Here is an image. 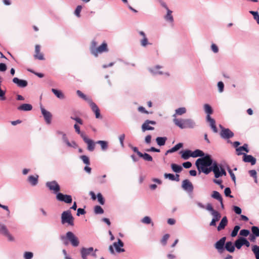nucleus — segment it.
<instances>
[{
    "label": "nucleus",
    "mask_w": 259,
    "mask_h": 259,
    "mask_svg": "<svg viewBox=\"0 0 259 259\" xmlns=\"http://www.w3.org/2000/svg\"><path fill=\"white\" fill-rule=\"evenodd\" d=\"M213 163L211 156L209 154H206L198 158L196 161L195 165L199 172H202L207 175V172L205 170H209V167H211Z\"/></svg>",
    "instance_id": "nucleus-1"
},
{
    "label": "nucleus",
    "mask_w": 259,
    "mask_h": 259,
    "mask_svg": "<svg viewBox=\"0 0 259 259\" xmlns=\"http://www.w3.org/2000/svg\"><path fill=\"white\" fill-rule=\"evenodd\" d=\"M176 115V114H174V122L180 128H193L196 126L195 122L193 119L177 118Z\"/></svg>",
    "instance_id": "nucleus-2"
},
{
    "label": "nucleus",
    "mask_w": 259,
    "mask_h": 259,
    "mask_svg": "<svg viewBox=\"0 0 259 259\" xmlns=\"http://www.w3.org/2000/svg\"><path fill=\"white\" fill-rule=\"evenodd\" d=\"M61 223L62 224L67 223L68 225L71 226H74V218L70 210L64 211L62 213Z\"/></svg>",
    "instance_id": "nucleus-3"
},
{
    "label": "nucleus",
    "mask_w": 259,
    "mask_h": 259,
    "mask_svg": "<svg viewBox=\"0 0 259 259\" xmlns=\"http://www.w3.org/2000/svg\"><path fill=\"white\" fill-rule=\"evenodd\" d=\"M46 186L50 191H53L54 194H57L60 191V186L56 181L47 182L46 183Z\"/></svg>",
    "instance_id": "nucleus-4"
},
{
    "label": "nucleus",
    "mask_w": 259,
    "mask_h": 259,
    "mask_svg": "<svg viewBox=\"0 0 259 259\" xmlns=\"http://www.w3.org/2000/svg\"><path fill=\"white\" fill-rule=\"evenodd\" d=\"M220 165H219L216 162H214L213 165L209 167V170H206L207 175L212 171L214 174V177L218 179L221 177Z\"/></svg>",
    "instance_id": "nucleus-5"
},
{
    "label": "nucleus",
    "mask_w": 259,
    "mask_h": 259,
    "mask_svg": "<svg viewBox=\"0 0 259 259\" xmlns=\"http://www.w3.org/2000/svg\"><path fill=\"white\" fill-rule=\"evenodd\" d=\"M206 209L210 212L211 215H212V220L219 221L221 218V213L216 210H214L211 203H207L206 206Z\"/></svg>",
    "instance_id": "nucleus-6"
},
{
    "label": "nucleus",
    "mask_w": 259,
    "mask_h": 259,
    "mask_svg": "<svg viewBox=\"0 0 259 259\" xmlns=\"http://www.w3.org/2000/svg\"><path fill=\"white\" fill-rule=\"evenodd\" d=\"M66 233L67 237L71 245L74 247L78 246L79 244L78 238L72 232L69 231Z\"/></svg>",
    "instance_id": "nucleus-7"
},
{
    "label": "nucleus",
    "mask_w": 259,
    "mask_h": 259,
    "mask_svg": "<svg viewBox=\"0 0 259 259\" xmlns=\"http://www.w3.org/2000/svg\"><path fill=\"white\" fill-rule=\"evenodd\" d=\"M56 199L60 201L64 202L66 203H71L72 201L71 195L63 194L61 193H57L56 195Z\"/></svg>",
    "instance_id": "nucleus-8"
},
{
    "label": "nucleus",
    "mask_w": 259,
    "mask_h": 259,
    "mask_svg": "<svg viewBox=\"0 0 259 259\" xmlns=\"http://www.w3.org/2000/svg\"><path fill=\"white\" fill-rule=\"evenodd\" d=\"M221 137L224 139H229L234 136V133L229 128L222 127L220 132Z\"/></svg>",
    "instance_id": "nucleus-9"
},
{
    "label": "nucleus",
    "mask_w": 259,
    "mask_h": 259,
    "mask_svg": "<svg viewBox=\"0 0 259 259\" xmlns=\"http://www.w3.org/2000/svg\"><path fill=\"white\" fill-rule=\"evenodd\" d=\"M83 141L88 145V150L90 151H93L95 148V144L92 140H91L88 138V137L83 135H81Z\"/></svg>",
    "instance_id": "nucleus-10"
},
{
    "label": "nucleus",
    "mask_w": 259,
    "mask_h": 259,
    "mask_svg": "<svg viewBox=\"0 0 259 259\" xmlns=\"http://www.w3.org/2000/svg\"><path fill=\"white\" fill-rule=\"evenodd\" d=\"M182 187L184 190L189 193H192L194 189L192 183L187 179L182 182Z\"/></svg>",
    "instance_id": "nucleus-11"
},
{
    "label": "nucleus",
    "mask_w": 259,
    "mask_h": 259,
    "mask_svg": "<svg viewBox=\"0 0 259 259\" xmlns=\"http://www.w3.org/2000/svg\"><path fill=\"white\" fill-rule=\"evenodd\" d=\"M94 251L92 247L89 248L82 247L80 250V253L82 259H88V255H91V253Z\"/></svg>",
    "instance_id": "nucleus-12"
},
{
    "label": "nucleus",
    "mask_w": 259,
    "mask_h": 259,
    "mask_svg": "<svg viewBox=\"0 0 259 259\" xmlns=\"http://www.w3.org/2000/svg\"><path fill=\"white\" fill-rule=\"evenodd\" d=\"M108 51L107 44L105 42H103L102 45L97 47V50L95 51L96 53L95 56L97 57L98 54L102 53L103 52H107Z\"/></svg>",
    "instance_id": "nucleus-13"
},
{
    "label": "nucleus",
    "mask_w": 259,
    "mask_h": 259,
    "mask_svg": "<svg viewBox=\"0 0 259 259\" xmlns=\"http://www.w3.org/2000/svg\"><path fill=\"white\" fill-rule=\"evenodd\" d=\"M113 246L115 247L116 251L118 253L125 251L124 249L121 248L124 246V243L120 239H118L117 242H114Z\"/></svg>",
    "instance_id": "nucleus-14"
},
{
    "label": "nucleus",
    "mask_w": 259,
    "mask_h": 259,
    "mask_svg": "<svg viewBox=\"0 0 259 259\" xmlns=\"http://www.w3.org/2000/svg\"><path fill=\"white\" fill-rule=\"evenodd\" d=\"M149 124L155 125L156 124V122L153 120H146L142 124V131L145 132V131L148 130H153L154 128L150 126Z\"/></svg>",
    "instance_id": "nucleus-15"
},
{
    "label": "nucleus",
    "mask_w": 259,
    "mask_h": 259,
    "mask_svg": "<svg viewBox=\"0 0 259 259\" xmlns=\"http://www.w3.org/2000/svg\"><path fill=\"white\" fill-rule=\"evenodd\" d=\"M226 240V237H223L215 243L214 246L220 252H221L224 249Z\"/></svg>",
    "instance_id": "nucleus-16"
},
{
    "label": "nucleus",
    "mask_w": 259,
    "mask_h": 259,
    "mask_svg": "<svg viewBox=\"0 0 259 259\" xmlns=\"http://www.w3.org/2000/svg\"><path fill=\"white\" fill-rule=\"evenodd\" d=\"M34 57L36 59L39 60H43L45 59L44 55L40 52V47L38 45L35 46V54Z\"/></svg>",
    "instance_id": "nucleus-17"
},
{
    "label": "nucleus",
    "mask_w": 259,
    "mask_h": 259,
    "mask_svg": "<svg viewBox=\"0 0 259 259\" xmlns=\"http://www.w3.org/2000/svg\"><path fill=\"white\" fill-rule=\"evenodd\" d=\"M210 114H207L206 120L209 123V125L214 133L218 132V129L215 125V121L214 119L211 118Z\"/></svg>",
    "instance_id": "nucleus-18"
},
{
    "label": "nucleus",
    "mask_w": 259,
    "mask_h": 259,
    "mask_svg": "<svg viewBox=\"0 0 259 259\" xmlns=\"http://www.w3.org/2000/svg\"><path fill=\"white\" fill-rule=\"evenodd\" d=\"M243 160L245 162L250 163L252 165H254L256 161V159L252 155H247L245 153H243Z\"/></svg>",
    "instance_id": "nucleus-19"
},
{
    "label": "nucleus",
    "mask_w": 259,
    "mask_h": 259,
    "mask_svg": "<svg viewBox=\"0 0 259 259\" xmlns=\"http://www.w3.org/2000/svg\"><path fill=\"white\" fill-rule=\"evenodd\" d=\"M13 82L20 88L26 87L28 84V82L26 80L20 79L17 77H14L13 79Z\"/></svg>",
    "instance_id": "nucleus-20"
},
{
    "label": "nucleus",
    "mask_w": 259,
    "mask_h": 259,
    "mask_svg": "<svg viewBox=\"0 0 259 259\" xmlns=\"http://www.w3.org/2000/svg\"><path fill=\"white\" fill-rule=\"evenodd\" d=\"M228 224V219L226 217H224L221 220L219 226H218L217 230L220 231L224 229Z\"/></svg>",
    "instance_id": "nucleus-21"
},
{
    "label": "nucleus",
    "mask_w": 259,
    "mask_h": 259,
    "mask_svg": "<svg viewBox=\"0 0 259 259\" xmlns=\"http://www.w3.org/2000/svg\"><path fill=\"white\" fill-rule=\"evenodd\" d=\"M236 151L238 155H243V153L241 152L242 151H244L248 153L249 152L248 145L247 144H244L242 146L237 148L236 149Z\"/></svg>",
    "instance_id": "nucleus-22"
},
{
    "label": "nucleus",
    "mask_w": 259,
    "mask_h": 259,
    "mask_svg": "<svg viewBox=\"0 0 259 259\" xmlns=\"http://www.w3.org/2000/svg\"><path fill=\"white\" fill-rule=\"evenodd\" d=\"M32 108V105L29 104H23L18 107V110L24 111H30Z\"/></svg>",
    "instance_id": "nucleus-23"
},
{
    "label": "nucleus",
    "mask_w": 259,
    "mask_h": 259,
    "mask_svg": "<svg viewBox=\"0 0 259 259\" xmlns=\"http://www.w3.org/2000/svg\"><path fill=\"white\" fill-rule=\"evenodd\" d=\"M225 249L230 252H233L235 250V246L231 241L227 242L225 244Z\"/></svg>",
    "instance_id": "nucleus-24"
},
{
    "label": "nucleus",
    "mask_w": 259,
    "mask_h": 259,
    "mask_svg": "<svg viewBox=\"0 0 259 259\" xmlns=\"http://www.w3.org/2000/svg\"><path fill=\"white\" fill-rule=\"evenodd\" d=\"M88 103L90 104L91 108L92 109L93 112L94 113H100V110L98 106L96 105L95 103L92 102V100H89Z\"/></svg>",
    "instance_id": "nucleus-25"
},
{
    "label": "nucleus",
    "mask_w": 259,
    "mask_h": 259,
    "mask_svg": "<svg viewBox=\"0 0 259 259\" xmlns=\"http://www.w3.org/2000/svg\"><path fill=\"white\" fill-rule=\"evenodd\" d=\"M38 176H36V177L30 176L28 177V181L32 186H34L36 185L38 183Z\"/></svg>",
    "instance_id": "nucleus-26"
},
{
    "label": "nucleus",
    "mask_w": 259,
    "mask_h": 259,
    "mask_svg": "<svg viewBox=\"0 0 259 259\" xmlns=\"http://www.w3.org/2000/svg\"><path fill=\"white\" fill-rule=\"evenodd\" d=\"M96 144H99L101 146V149L103 151H106L108 147V143L106 141L99 140L96 142Z\"/></svg>",
    "instance_id": "nucleus-27"
},
{
    "label": "nucleus",
    "mask_w": 259,
    "mask_h": 259,
    "mask_svg": "<svg viewBox=\"0 0 259 259\" xmlns=\"http://www.w3.org/2000/svg\"><path fill=\"white\" fill-rule=\"evenodd\" d=\"M167 140V138L165 137H158L156 138V141L158 145L159 146H164L165 144V142Z\"/></svg>",
    "instance_id": "nucleus-28"
},
{
    "label": "nucleus",
    "mask_w": 259,
    "mask_h": 259,
    "mask_svg": "<svg viewBox=\"0 0 259 259\" xmlns=\"http://www.w3.org/2000/svg\"><path fill=\"white\" fill-rule=\"evenodd\" d=\"M204 155V153L199 149H196L193 152H192L191 157H202Z\"/></svg>",
    "instance_id": "nucleus-29"
},
{
    "label": "nucleus",
    "mask_w": 259,
    "mask_h": 259,
    "mask_svg": "<svg viewBox=\"0 0 259 259\" xmlns=\"http://www.w3.org/2000/svg\"><path fill=\"white\" fill-rule=\"evenodd\" d=\"M166 11H167V14L164 16V18L166 21L172 23L174 21V18L172 15V12L171 10H170L169 9H167V10H166Z\"/></svg>",
    "instance_id": "nucleus-30"
},
{
    "label": "nucleus",
    "mask_w": 259,
    "mask_h": 259,
    "mask_svg": "<svg viewBox=\"0 0 259 259\" xmlns=\"http://www.w3.org/2000/svg\"><path fill=\"white\" fill-rule=\"evenodd\" d=\"M171 168L174 172L177 173H179L183 170V167L181 165L175 163L171 164Z\"/></svg>",
    "instance_id": "nucleus-31"
},
{
    "label": "nucleus",
    "mask_w": 259,
    "mask_h": 259,
    "mask_svg": "<svg viewBox=\"0 0 259 259\" xmlns=\"http://www.w3.org/2000/svg\"><path fill=\"white\" fill-rule=\"evenodd\" d=\"M182 158L184 159H188L192 155V152L191 150H186L184 151H182Z\"/></svg>",
    "instance_id": "nucleus-32"
},
{
    "label": "nucleus",
    "mask_w": 259,
    "mask_h": 259,
    "mask_svg": "<svg viewBox=\"0 0 259 259\" xmlns=\"http://www.w3.org/2000/svg\"><path fill=\"white\" fill-rule=\"evenodd\" d=\"M139 157L143 158L145 161H152L153 160L152 156L146 153H145L144 154H143L142 153H140L139 154Z\"/></svg>",
    "instance_id": "nucleus-33"
},
{
    "label": "nucleus",
    "mask_w": 259,
    "mask_h": 259,
    "mask_svg": "<svg viewBox=\"0 0 259 259\" xmlns=\"http://www.w3.org/2000/svg\"><path fill=\"white\" fill-rule=\"evenodd\" d=\"M97 42L95 40H93L91 42V46H90V51H91V53L95 55V51L97 50Z\"/></svg>",
    "instance_id": "nucleus-34"
},
{
    "label": "nucleus",
    "mask_w": 259,
    "mask_h": 259,
    "mask_svg": "<svg viewBox=\"0 0 259 259\" xmlns=\"http://www.w3.org/2000/svg\"><path fill=\"white\" fill-rule=\"evenodd\" d=\"M252 251L253 252L255 258L259 259V246L254 245L252 246Z\"/></svg>",
    "instance_id": "nucleus-35"
},
{
    "label": "nucleus",
    "mask_w": 259,
    "mask_h": 259,
    "mask_svg": "<svg viewBox=\"0 0 259 259\" xmlns=\"http://www.w3.org/2000/svg\"><path fill=\"white\" fill-rule=\"evenodd\" d=\"M183 146V144L182 143H179L176 145L172 148L169 149V152H170L171 153L176 152L179 150L180 148H182Z\"/></svg>",
    "instance_id": "nucleus-36"
},
{
    "label": "nucleus",
    "mask_w": 259,
    "mask_h": 259,
    "mask_svg": "<svg viewBox=\"0 0 259 259\" xmlns=\"http://www.w3.org/2000/svg\"><path fill=\"white\" fill-rule=\"evenodd\" d=\"M52 92L59 99H63L64 96L61 91L55 89H52Z\"/></svg>",
    "instance_id": "nucleus-37"
},
{
    "label": "nucleus",
    "mask_w": 259,
    "mask_h": 259,
    "mask_svg": "<svg viewBox=\"0 0 259 259\" xmlns=\"http://www.w3.org/2000/svg\"><path fill=\"white\" fill-rule=\"evenodd\" d=\"M242 237H239L234 243V246L237 249H239L243 246L242 241L241 240Z\"/></svg>",
    "instance_id": "nucleus-38"
},
{
    "label": "nucleus",
    "mask_w": 259,
    "mask_h": 259,
    "mask_svg": "<svg viewBox=\"0 0 259 259\" xmlns=\"http://www.w3.org/2000/svg\"><path fill=\"white\" fill-rule=\"evenodd\" d=\"M211 197L214 199L218 200V201H221V199H222V197L220 194V193L216 191H213L212 192Z\"/></svg>",
    "instance_id": "nucleus-39"
},
{
    "label": "nucleus",
    "mask_w": 259,
    "mask_h": 259,
    "mask_svg": "<svg viewBox=\"0 0 259 259\" xmlns=\"http://www.w3.org/2000/svg\"><path fill=\"white\" fill-rule=\"evenodd\" d=\"M142 223L145 224H150L152 223V225L153 226V223L152 222L151 219L149 217L146 216L142 219L141 220Z\"/></svg>",
    "instance_id": "nucleus-40"
},
{
    "label": "nucleus",
    "mask_w": 259,
    "mask_h": 259,
    "mask_svg": "<svg viewBox=\"0 0 259 259\" xmlns=\"http://www.w3.org/2000/svg\"><path fill=\"white\" fill-rule=\"evenodd\" d=\"M240 227L238 225H236L234 227L233 231L231 232V236L232 237H234L237 236L238 231L239 230Z\"/></svg>",
    "instance_id": "nucleus-41"
},
{
    "label": "nucleus",
    "mask_w": 259,
    "mask_h": 259,
    "mask_svg": "<svg viewBox=\"0 0 259 259\" xmlns=\"http://www.w3.org/2000/svg\"><path fill=\"white\" fill-rule=\"evenodd\" d=\"M43 116L47 124H50L52 118V114H43Z\"/></svg>",
    "instance_id": "nucleus-42"
},
{
    "label": "nucleus",
    "mask_w": 259,
    "mask_h": 259,
    "mask_svg": "<svg viewBox=\"0 0 259 259\" xmlns=\"http://www.w3.org/2000/svg\"><path fill=\"white\" fill-rule=\"evenodd\" d=\"M77 95L83 99V100L87 101L88 102H89V100H91V99L87 97L83 93H82L80 91L78 90L76 92Z\"/></svg>",
    "instance_id": "nucleus-43"
},
{
    "label": "nucleus",
    "mask_w": 259,
    "mask_h": 259,
    "mask_svg": "<svg viewBox=\"0 0 259 259\" xmlns=\"http://www.w3.org/2000/svg\"><path fill=\"white\" fill-rule=\"evenodd\" d=\"M204 110L205 113H212V109L211 107L207 104L204 105Z\"/></svg>",
    "instance_id": "nucleus-44"
},
{
    "label": "nucleus",
    "mask_w": 259,
    "mask_h": 259,
    "mask_svg": "<svg viewBox=\"0 0 259 259\" xmlns=\"http://www.w3.org/2000/svg\"><path fill=\"white\" fill-rule=\"evenodd\" d=\"M251 232L252 233V234L256 236V237H259V228L256 226H252L251 227Z\"/></svg>",
    "instance_id": "nucleus-45"
},
{
    "label": "nucleus",
    "mask_w": 259,
    "mask_h": 259,
    "mask_svg": "<svg viewBox=\"0 0 259 259\" xmlns=\"http://www.w3.org/2000/svg\"><path fill=\"white\" fill-rule=\"evenodd\" d=\"M8 231L7 227L5 225L0 223V233L3 235L7 234Z\"/></svg>",
    "instance_id": "nucleus-46"
},
{
    "label": "nucleus",
    "mask_w": 259,
    "mask_h": 259,
    "mask_svg": "<svg viewBox=\"0 0 259 259\" xmlns=\"http://www.w3.org/2000/svg\"><path fill=\"white\" fill-rule=\"evenodd\" d=\"M94 211L96 214H102L104 212V210L100 206L97 205L94 208Z\"/></svg>",
    "instance_id": "nucleus-47"
},
{
    "label": "nucleus",
    "mask_w": 259,
    "mask_h": 259,
    "mask_svg": "<svg viewBox=\"0 0 259 259\" xmlns=\"http://www.w3.org/2000/svg\"><path fill=\"white\" fill-rule=\"evenodd\" d=\"M80 158L82 160L83 162L87 164L90 165V161L89 158L86 155H81L80 156Z\"/></svg>",
    "instance_id": "nucleus-48"
},
{
    "label": "nucleus",
    "mask_w": 259,
    "mask_h": 259,
    "mask_svg": "<svg viewBox=\"0 0 259 259\" xmlns=\"http://www.w3.org/2000/svg\"><path fill=\"white\" fill-rule=\"evenodd\" d=\"M249 13L251 14L253 18L257 21V23L259 24V14L257 12H255L253 11H249Z\"/></svg>",
    "instance_id": "nucleus-49"
},
{
    "label": "nucleus",
    "mask_w": 259,
    "mask_h": 259,
    "mask_svg": "<svg viewBox=\"0 0 259 259\" xmlns=\"http://www.w3.org/2000/svg\"><path fill=\"white\" fill-rule=\"evenodd\" d=\"M97 197L98 198V200L99 202L101 205H104L105 203V200H104L102 195L100 193H99L97 194Z\"/></svg>",
    "instance_id": "nucleus-50"
},
{
    "label": "nucleus",
    "mask_w": 259,
    "mask_h": 259,
    "mask_svg": "<svg viewBox=\"0 0 259 259\" xmlns=\"http://www.w3.org/2000/svg\"><path fill=\"white\" fill-rule=\"evenodd\" d=\"M61 240L63 241V244L67 246L69 244V241L68 240V239L67 237V233L66 234V236L62 235L60 236Z\"/></svg>",
    "instance_id": "nucleus-51"
},
{
    "label": "nucleus",
    "mask_w": 259,
    "mask_h": 259,
    "mask_svg": "<svg viewBox=\"0 0 259 259\" xmlns=\"http://www.w3.org/2000/svg\"><path fill=\"white\" fill-rule=\"evenodd\" d=\"M169 237V235L168 234H165L161 240V243L163 245H165L167 243V241Z\"/></svg>",
    "instance_id": "nucleus-52"
},
{
    "label": "nucleus",
    "mask_w": 259,
    "mask_h": 259,
    "mask_svg": "<svg viewBox=\"0 0 259 259\" xmlns=\"http://www.w3.org/2000/svg\"><path fill=\"white\" fill-rule=\"evenodd\" d=\"M82 9V6L80 5H78L76 8V9L74 11L75 15L77 16L78 17H79L80 16V13Z\"/></svg>",
    "instance_id": "nucleus-53"
},
{
    "label": "nucleus",
    "mask_w": 259,
    "mask_h": 259,
    "mask_svg": "<svg viewBox=\"0 0 259 259\" xmlns=\"http://www.w3.org/2000/svg\"><path fill=\"white\" fill-rule=\"evenodd\" d=\"M33 254L31 252H25L24 254L25 259H31L33 257Z\"/></svg>",
    "instance_id": "nucleus-54"
},
{
    "label": "nucleus",
    "mask_w": 259,
    "mask_h": 259,
    "mask_svg": "<svg viewBox=\"0 0 259 259\" xmlns=\"http://www.w3.org/2000/svg\"><path fill=\"white\" fill-rule=\"evenodd\" d=\"M250 232L248 230L243 229L240 231V235L242 236L246 237L249 235Z\"/></svg>",
    "instance_id": "nucleus-55"
},
{
    "label": "nucleus",
    "mask_w": 259,
    "mask_h": 259,
    "mask_svg": "<svg viewBox=\"0 0 259 259\" xmlns=\"http://www.w3.org/2000/svg\"><path fill=\"white\" fill-rule=\"evenodd\" d=\"M224 193L226 196L232 198L233 196L231 195V191L230 188H226L224 191Z\"/></svg>",
    "instance_id": "nucleus-56"
},
{
    "label": "nucleus",
    "mask_w": 259,
    "mask_h": 259,
    "mask_svg": "<svg viewBox=\"0 0 259 259\" xmlns=\"http://www.w3.org/2000/svg\"><path fill=\"white\" fill-rule=\"evenodd\" d=\"M124 139H125V135L124 134H121L119 136V140L120 142V146L122 148H123L124 146V143H123Z\"/></svg>",
    "instance_id": "nucleus-57"
},
{
    "label": "nucleus",
    "mask_w": 259,
    "mask_h": 259,
    "mask_svg": "<svg viewBox=\"0 0 259 259\" xmlns=\"http://www.w3.org/2000/svg\"><path fill=\"white\" fill-rule=\"evenodd\" d=\"M74 127L75 130V131L76 132L80 135V137H81V135H83V136H85V134L83 133V132H81L80 131V129H79V127L78 125H77L76 124H75L74 125Z\"/></svg>",
    "instance_id": "nucleus-58"
},
{
    "label": "nucleus",
    "mask_w": 259,
    "mask_h": 259,
    "mask_svg": "<svg viewBox=\"0 0 259 259\" xmlns=\"http://www.w3.org/2000/svg\"><path fill=\"white\" fill-rule=\"evenodd\" d=\"M164 176L165 178H166V179L168 178L169 180H170L171 181L175 180V176L174 174L165 173Z\"/></svg>",
    "instance_id": "nucleus-59"
},
{
    "label": "nucleus",
    "mask_w": 259,
    "mask_h": 259,
    "mask_svg": "<svg viewBox=\"0 0 259 259\" xmlns=\"http://www.w3.org/2000/svg\"><path fill=\"white\" fill-rule=\"evenodd\" d=\"M233 210L237 214H240L242 212L241 209L239 207L237 206H233Z\"/></svg>",
    "instance_id": "nucleus-60"
},
{
    "label": "nucleus",
    "mask_w": 259,
    "mask_h": 259,
    "mask_svg": "<svg viewBox=\"0 0 259 259\" xmlns=\"http://www.w3.org/2000/svg\"><path fill=\"white\" fill-rule=\"evenodd\" d=\"M241 240L242 241L243 245H245L246 247H249L250 246V243L245 238L242 237Z\"/></svg>",
    "instance_id": "nucleus-61"
},
{
    "label": "nucleus",
    "mask_w": 259,
    "mask_h": 259,
    "mask_svg": "<svg viewBox=\"0 0 259 259\" xmlns=\"http://www.w3.org/2000/svg\"><path fill=\"white\" fill-rule=\"evenodd\" d=\"M218 87L220 92H222L224 90V84L223 82L219 81L218 83Z\"/></svg>",
    "instance_id": "nucleus-62"
},
{
    "label": "nucleus",
    "mask_w": 259,
    "mask_h": 259,
    "mask_svg": "<svg viewBox=\"0 0 259 259\" xmlns=\"http://www.w3.org/2000/svg\"><path fill=\"white\" fill-rule=\"evenodd\" d=\"M186 112V109L184 107L179 108L176 110V113H185Z\"/></svg>",
    "instance_id": "nucleus-63"
},
{
    "label": "nucleus",
    "mask_w": 259,
    "mask_h": 259,
    "mask_svg": "<svg viewBox=\"0 0 259 259\" xmlns=\"http://www.w3.org/2000/svg\"><path fill=\"white\" fill-rule=\"evenodd\" d=\"M66 145L69 147H73V148H76L77 147V144L74 141H72V142H67V143L66 144Z\"/></svg>",
    "instance_id": "nucleus-64"
}]
</instances>
